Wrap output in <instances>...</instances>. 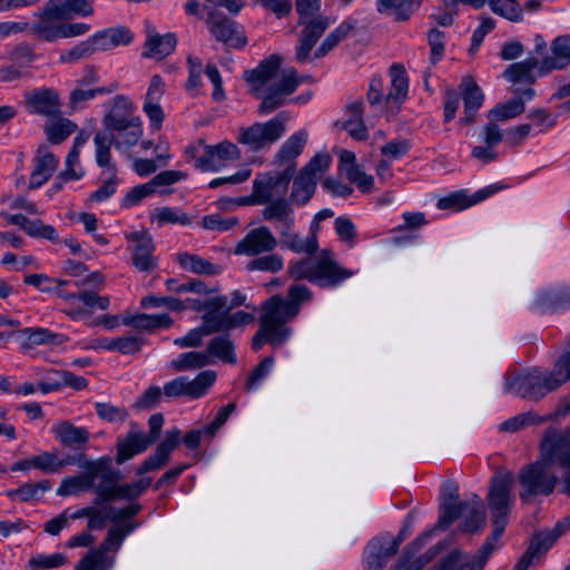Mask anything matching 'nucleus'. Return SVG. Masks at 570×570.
<instances>
[{
    "instance_id": "32",
    "label": "nucleus",
    "mask_w": 570,
    "mask_h": 570,
    "mask_svg": "<svg viewBox=\"0 0 570 570\" xmlns=\"http://www.w3.org/2000/svg\"><path fill=\"white\" fill-rule=\"evenodd\" d=\"M533 307L540 313H548L570 307V288L550 289L537 294Z\"/></svg>"
},
{
    "instance_id": "2",
    "label": "nucleus",
    "mask_w": 570,
    "mask_h": 570,
    "mask_svg": "<svg viewBox=\"0 0 570 570\" xmlns=\"http://www.w3.org/2000/svg\"><path fill=\"white\" fill-rule=\"evenodd\" d=\"M513 475L510 471H497L491 479L488 504L491 512L493 531L479 549L480 566L487 562L495 546L503 534L508 523V517L513 503L512 497ZM481 567H479L480 569Z\"/></svg>"
},
{
    "instance_id": "11",
    "label": "nucleus",
    "mask_w": 570,
    "mask_h": 570,
    "mask_svg": "<svg viewBox=\"0 0 570 570\" xmlns=\"http://www.w3.org/2000/svg\"><path fill=\"white\" fill-rule=\"evenodd\" d=\"M206 24L210 36L227 48L243 49L248 42L244 27L217 10L207 12Z\"/></svg>"
},
{
    "instance_id": "55",
    "label": "nucleus",
    "mask_w": 570,
    "mask_h": 570,
    "mask_svg": "<svg viewBox=\"0 0 570 570\" xmlns=\"http://www.w3.org/2000/svg\"><path fill=\"white\" fill-rule=\"evenodd\" d=\"M51 488L50 481L42 480L37 483H24L18 489L7 492L9 498L18 497L22 502L39 500Z\"/></svg>"
},
{
    "instance_id": "24",
    "label": "nucleus",
    "mask_w": 570,
    "mask_h": 570,
    "mask_svg": "<svg viewBox=\"0 0 570 570\" xmlns=\"http://www.w3.org/2000/svg\"><path fill=\"white\" fill-rule=\"evenodd\" d=\"M2 216L9 224L19 226L33 238H43L52 243L59 242V235L55 227L46 225L39 218L29 219L21 214H3Z\"/></svg>"
},
{
    "instance_id": "36",
    "label": "nucleus",
    "mask_w": 570,
    "mask_h": 570,
    "mask_svg": "<svg viewBox=\"0 0 570 570\" xmlns=\"http://www.w3.org/2000/svg\"><path fill=\"white\" fill-rule=\"evenodd\" d=\"M178 444V432L174 431L167 439L161 442L155 453L145 460L141 465L137 469V474L142 475L161 468L168 460L169 453Z\"/></svg>"
},
{
    "instance_id": "7",
    "label": "nucleus",
    "mask_w": 570,
    "mask_h": 570,
    "mask_svg": "<svg viewBox=\"0 0 570 570\" xmlns=\"http://www.w3.org/2000/svg\"><path fill=\"white\" fill-rule=\"evenodd\" d=\"M548 371L540 367H531L519 374L509 376L505 381V391L518 396L538 402L547 394L558 390Z\"/></svg>"
},
{
    "instance_id": "4",
    "label": "nucleus",
    "mask_w": 570,
    "mask_h": 570,
    "mask_svg": "<svg viewBox=\"0 0 570 570\" xmlns=\"http://www.w3.org/2000/svg\"><path fill=\"white\" fill-rule=\"evenodd\" d=\"M288 275L295 279H306L321 287L337 286L353 276V272L342 267L333 257V253L323 250L317 257H307L291 262Z\"/></svg>"
},
{
    "instance_id": "56",
    "label": "nucleus",
    "mask_w": 570,
    "mask_h": 570,
    "mask_svg": "<svg viewBox=\"0 0 570 570\" xmlns=\"http://www.w3.org/2000/svg\"><path fill=\"white\" fill-rule=\"evenodd\" d=\"M207 354L214 355L226 363H236L234 345L227 336L214 337L207 346Z\"/></svg>"
},
{
    "instance_id": "46",
    "label": "nucleus",
    "mask_w": 570,
    "mask_h": 570,
    "mask_svg": "<svg viewBox=\"0 0 570 570\" xmlns=\"http://www.w3.org/2000/svg\"><path fill=\"white\" fill-rule=\"evenodd\" d=\"M354 26L350 21H343L338 27L331 31L322 41L320 47L314 52V58L318 59L326 56L330 51L337 47V45L346 39Z\"/></svg>"
},
{
    "instance_id": "18",
    "label": "nucleus",
    "mask_w": 570,
    "mask_h": 570,
    "mask_svg": "<svg viewBox=\"0 0 570 570\" xmlns=\"http://www.w3.org/2000/svg\"><path fill=\"white\" fill-rule=\"evenodd\" d=\"M459 490L454 482L446 481L442 484L441 504L439 525L446 529L462 514V509L468 507V503L458 502Z\"/></svg>"
},
{
    "instance_id": "30",
    "label": "nucleus",
    "mask_w": 570,
    "mask_h": 570,
    "mask_svg": "<svg viewBox=\"0 0 570 570\" xmlns=\"http://www.w3.org/2000/svg\"><path fill=\"white\" fill-rule=\"evenodd\" d=\"M96 50L107 51L120 45L127 46L132 39V32L122 26L108 28L91 36Z\"/></svg>"
},
{
    "instance_id": "50",
    "label": "nucleus",
    "mask_w": 570,
    "mask_h": 570,
    "mask_svg": "<svg viewBox=\"0 0 570 570\" xmlns=\"http://www.w3.org/2000/svg\"><path fill=\"white\" fill-rule=\"evenodd\" d=\"M524 110V102L522 97L513 98L507 102L498 104L489 111V119L497 121H505L517 117Z\"/></svg>"
},
{
    "instance_id": "44",
    "label": "nucleus",
    "mask_w": 570,
    "mask_h": 570,
    "mask_svg": "<svg viewBox=\"0 0 570 570\" xmlns=\"http://www.w3.org/2000/svg\"><path fill=\"white\" fill-rule=\"evenodd\" d=\"M94 144L96 147L95 157L97 165L109 174H116L117 167L111 161V145H114L112 138L106 130L99 131L94 137Z\"/></svg>"
},
{
    "instance_id": "45",
    "label": "nucleus",
    "mask_w": 570,
    "mask_h": 570,
    "mask_svg": "<svg viewBox=\"0 0 570 570\" xmlns=\"http://www.w3.org/2000/svg\"><path fill=\"white\" fill-rule=\"evenodd\" d=\"M307 141V132L299 130L289 136L278 150L276 158L281 164L291 163L298 157Z\"/></svg>"
},
{
    "instance_id": "23",
    "label": "nucleus",
    "mask_w": 570,
    "mask_h": 570,
    "mask_svg": "<svg viewBox=\"0 0 570 570\" xmlns=\"http://www.w3.org/2000/svg\"><path fill=\"white\" fill-rule=\"evenodd\" d=\"M98 464L92 462H86L83 469L86 472L75 476H68L63 479L57 489V494L60 497L76 495L80 492L91 490L95 485L97 474L100 472L97 470Z\"/></svg>"
},
{
    "instance_id": "57",
    "label": "nucleus",
    "mask_w": 570,
    "mask_h": 570,
    "mask_svg": "<svg viewBox=\"0 0 570 570\" xmlns=\"http://www.w3.org/2000/svg\"><path fill=\"white\" fill-rule=\"evenodd\" d=\"M58 10L63 12V20H70L75 16L88 17L94 13L89 0H53Z\"/></svg>"
},
{
    "instance_id": "35",
    "label": "nucleus",
    "mask_w": 570,
    "mask_h": 570,
    "mask_svg": "<svg viewBox=\"0 0 570 570\" xmlns=\"http://www.w3.org/2000/svg\"><path fill=\"white\" fill-rule=\"evenodd\" d=\"M558 539L559 537L556 535L552 530L538 533L533 538L527 552L514 567V570H528L533 563V560L537 559L540 553L549 550Z\"/></svg>"
},
{
    "instance_id": "49",
    "label": "nucleus",
    "mask_w": 570,
    "mask_h": 570,
    "mask_svg": "<svg viewBox=\"0 0 570 570\" xmlns=\"http://www.w3.org/2000/svg\"><path fill=\"white\" fill-rule=\"evenodd\" d=\"M493 13L512 22H520L523 19V9L517 0H489Z\"/></svg>"
},
{
    "instance_id": "62",
    "label": "nucleus",
    "mask_w": 570,
    "mask_h": 570,
    "mask_svg": "<svg viewBox=\"0 0 570 570\" xmlns=\"http://www.w3.org/2000/svg\"><path fill=\"white\" fill-rule=\"evenodd\" d=\"M268 255H264L250 261L247 264V269L261 271V272H269L277 273L284 267V259L278 254L267 253Z\"/></svg>"
},
{
    "instance_id": "28",
    "label": "nucleus",
    "mask_w": 570,
    "mask_h": 570,
    "mask_svg": "<svg viewBox=\"0 0 570 570\" xmlns=\"http://www.w3.org/2000/svg\"><path fill=\"white\" fill-rule=\"evenodd\" d=\"M391 87L384 101L386 107H399L407 96L409 78L405 68L400 63H394L390 68Z\"/></svg>"
},
{
    "instance_id": "26",
    "label": "nucleus",
    "mask_w": 570,
    "mask_h": 570,
    "mask_svg": "<svg viewBox=\"0 0 570 570\" xmlns=\"http://www.w3.org/2000/svg\"><path fill=\"white\" fill-rule=\"evenodd\" d=\"M139 118L134 114L132 102L124 95L114 98L110 111L105 115L102 122L106 131L122 128L128 121Z\"/></svg>"
},
{
    "instance_id": "31",
    "label": "nucleus",
    "mask_w": 570,
    "mask_h": 570,
    "mask_svg": "<svg viewBox=\"0 0 570 570\" xmlns=\"http://www.w3.org/2000/svg\"><path fill=\"white\" fill-rule=\"evenodd\" d=\"M52 433L61 445L81 448L89 441L90 433L86 428L76 426L69 421H61L52 428Z\"/></svg>"
},
{
    "instance_id": "12",
    "label": "nucleus",
    "mask_w": 570,
    "mask_h": 570,
    "mask_svg": "<svg viewBox=\"0 0 570 570\" xmlns=\"http://www.w3.org/2000/svg\"><path fill=\"white\" fill-rule=\"evenodd\" d=\"M402 540L401 534L393 537L390 533L372 539L364 550V570H383L389 559L397 552Z\"/></svg>"
},
{
    "instance_id": "52",
    "label": "nucleus",
    "mask_w": 570,
    "mask_h": 570,
    "mask_svg": "<svg viewBox=\"0 0 570 570\" xmlns=\"http://www.w3.org/2000/svg\"><path fill=\"white\" fill-rule=\"evenodd\" d=\"M544 421V417L534 412L520 413L502 422L499 425V431L514 433L527 426L541 424Z\"/></svg>"
},
{
    "instance_id": "38",
    "label": "nucleus",
    "mask_w": 570,
    "mask_h": 570,
    "mask_svg": "<svg viewBox=\"0 0 570 570\" xmlns=\"http://www.w3.org/2000/svg\"><path fill=\"white\" fill-rule=\"evenodd\" d=\"M552 56L542 61L541 69H562L570 62V35L557 37L551 45Z\"/></svg>"
},
{
    "instance_id": "54",
    "label": "nucleus",
    "mask_w": 570,
    "mask_h": 570,
    "mask_svg": "<svg viewBox=\"0 0 570 570\" xmlns=\"http://www.w3.org/2000/svg\"><path fill=\"white\" fill-rule=\"evenodd\" d=\"M118 83L112 82L107 87L86 88L77 86L70 94L69 104L71 108H77L82 102L94 99L97 95H109L117 90Z\"/></svg>"
},
{
    "instance_id": "60",
    "label": "nucleus",
    "mask_w": 570,
    "mask_h": 570,
    "mask_svg": "<svg viewBox=\"0 0 570 570\" xmlns=\"http://www.w3.org/2000/svg\"><path fill=\"white\" fill-rule=\"evenodd\" d=\"M203 320V328L208 335L213 333L226 332V309H205Z\"/></svg>"
},
{
    "instance_id": "27",
    "label": "nucleus",
    "mask_w": 570,
    "mask_h": 570,
    "mask_svg": "<svg viewBox=\"0 0 570 570\" xmlns=\"http://www.w3.org/2000/svg\"><path fill=\"white\" fill-rule=\"evenodd\" d=\"M92 464H98L97 470L100 472L97 474V479H99V483L94 485V492L96 493V498L94 500V504L101 505L104 503L112 502L105 498V495L100 494V488L108 490L111 488H116V482L121 479V474L119 470H116L111 466L110 458H100L97 461H92Z\"/></svg>"
},
{
    "instance_id": "3",
    "label": "nucleus",
    "mask_w": 570,
    "mask_h": 570,
    "mask_svg": "<svg viewBox=\"0 0 570 570\" xmlns=\"http://www.w3.org/2000/svg\"><path fill=\"white\" fill-rule=\"evenodd\" d=\"M297 315L295 306H288L286 299L274 295L262 304L259 330L252 340V348L259 351L264 344L278 347L287 342L292 330L286 323Z\"/></svg>"
},
{
    "instance_id": "48",
    "label": "nucleus",
    "mask_w": 570,
    "mask_h": 570,
    "mask_svg": "<svg viewBox=\"0 0 570 570\" xmlns=\"http://www.w3.org/2000/svg\"><path fill=\"white\" fill-rule=\"evenodd\" d=\"M57 118L56 121L45 127L47 138L53 145L61 144L77 129V125L73 121L60 116Z\"/></svg>"
},
{
    "instance_id": "6",
    "label": "nucleus",
    "mask_w": 570,
    "mask_h": 570,
    "mask_svg": "<svg viewBox=\"0 0 570 570\" xmlns=\"http://www.w3.org/2000/svg\"><path fill=\"white\" fill-rule=\"evenodd\" d=\"M547 468L558 465L561 476V493L570 497V434L566 431L548 430L540 443V458Z\"/></svg>"
},
{
    "instance_id": "10",
    "label": "nucleus",
    "mask_w": 570,
    "mask_h": 570,
    "mask_svg": "<svg viewBox=\"0 0 570 570\" xmlns=\"http://www.w3.org/2000/svg\"><path fill=\"white\" fill-rule=\"evenodd\" d=\"M294 168L287 167L284 171L259 174L253 181V190L244 204L265 205L278 198H284Z\"/></svg>"
},
{
    "instance_id": "5",
    "label": "nucleus",
    "mask_w": 570,
    "mask_h": 570,
    "mask_svg": "<svg viewBox=\"0 0 570 570\" xmlns=\"http://www.w3.org/2000/svg\"><path fill=\"white\" fill-rule=\"evenodd\" d=\"M298 24L303 27L295 50V59L305 63L312 61L311 51L331 26V19L321 13L322 0H295Z\"/></svg>"
},
{
    "instance_id": "53",
    "label": "nucleus",
    "mask_w": 570,
    "mask_h": 570,
    "mask_svg": "<svg viewBox=\"0 0 570 570\" xmlns=\"http://www.w3.org/2000/svg\"><path fill=\"white\" fill-rule=\"evenodd\" d=\"M134 523L116 524L112 525L104 541L100 543V548L106 552L117 551L125 538L136 528Z\"/></svg>"
},
{
    "instance_id": "59",
    "label": "nucleus",
    "mask_w": 570,
    "mask_h": 570,
    "mask_svg": "<svg viewBox=\"0 0 570 570\" xmlns=\"http://www.w3.org/2000/svg\"><path fill=\"white\" fill-rule=\"evenodd\" d=\"M180 267L196 274L214 275L217 267L209 261L193 254H180Z\"/></svg>"
},
{
    "instance_id": "58",
    "label": "nucleus",
    "mask_w": 570,
    "mask_h": 570,
    "mask_svg": "<svg viewBox=\"0 0 570 570\" xmlns=\"http://www.w3.org/2000/svg\"><path fill=\"white\" fill-rule=\"evenodd\" d=\"M23 333L28 334V347L43 344H61L66 341L63 334L53 333L47 328L41 327L26 328Z\"/></svg>"
},
{
    "instance_id": "34",
    "label": "nucleus",
    "mask_w": 570,
    "mask_h": 570,
    "mask_svg": "<svg viewBox=\"0 0 570 570\" xmlns=\"http://www.w3.org/2000/svg\"><path fill=\"white\" fill-rule=\"evenodd\" d=\"M175 321L168 313L160 314H137L127 316L122 320V324L131 326L135 330L154 332L158 328H168L174 325Z\"/></svg>"
},
{
    "instance_id": "13",
    "label": "nucleus",
    "mask_w": 570,
    "mask_h": 570,
    "mask_svg": "<svg viewBox=\"0 0 570 570\" xmlns=\"http://www.w3.org/2000/svg\"><path fill=\"white\" fill-rule=\"evenodd\" d=\"M38 20L31 26L28 23L31 33L42 41H55L59 39L61 23L63 21V12L58 10V6L53 0L46 2L45 7L33 13Z\"/></svg>"
},
{
    "instance_id": "40",
    "label": "nucleus",
    "mask_w": 570,
    "mask_h": 570,
    "mask_svg": "<svg viewBox=\"0 0 570 570\" xmlns=\"http://www.w3.org/2000/svg\"><path fill=\"white\" fill-rule=\"evenodd\" d=\"M480 560H479V552L475 556V559L473 561L470 560V557L468 554H463L459 550L452 551L448 557H445L439 567L434 570H455V569H463L465 567L470 568V570H479L480 567ZM423 562L416 560L413 562H410L409 564H401L400 568H409L412 566H421L423 567ZM484 563L481 566L480 570H482ZM422 568H420L421 570Z\"/></svg>"
},
{
    "instance_id": "37",
    "label": "nucleus",
    "mask_w": 570,
    "mask_h": 570,
    "mask_svg": "<svg viewBox=\"0 0 570 570\" xmlns=\"http://www.w3.org/2000/svg\"><path fill=\"white\" fill-rule=\"evenodd\" d=\"M279 237L286 248L297 254L312 255L318 249V242L314 232L303 237L295 233L294 227H289L287 230L283 232Z\"/></svg>"
},
{
    "instance_id": "1",
    "label": "nucleus",
    "mask_w": 570,
    "mask_h": 570,
    "mask_svg": "<svg viewBox=\"0 0 570 570\" xmlns=\"http://www.w3.org/2000/svg\"><path fill=\"white\" fill-rule=\"evenodd\" d=\"M249 91L261 99L259 115H268L288 101V97L303 83L312 81L311 76H298L295 68L281 69L278 56L263 60L255 69L245 71Z\"/></svg>"
},
{
    "instance_id": "29",
    "label": "nucleus",
    "mask_w": 570,
    "mask_h": 570,
    "mask_svg": "<svg viewBox=\"0 0 570 570\" xmlns=\"http://www.w3.org/2000/svg\"><path fill=\"white\" fill-rule=\"evenodd\" d=\"M36 166L30 175L29 189H36L47 183L58 166V159L53 154L39 148L36 156Z\"/></svg>"
},
{
    "instance_id": "43",
    "label": "nucleus",
    "mask_w": 570,
    "mask_h": 570,
    "mask_svg": "<svg viewBox=\"0 0 570 570\" xmlns=\"http://www.w3.org/2000/svg\"><path fill=\"white\" fill-rule=\"evenodd\" d=\"M215 381L216 373L210 370L200 372L194 380L180 376V395H188L194 399L200 397L205 395Z\"/></svg>"
},
{
    "instance_id": "15",
    "label": "nucleus",
    "mask_w": 570,
    "mask_h": 570,
    "mask_svg": "<svg viewBox=\"0 0 570 570\" xmlns=\"http://www.w3.org/2000/svg\"><path fill=\"white\" fill-rule=\"evenodd\" d=\"M278 245V240L267 226H258L250 229L235 247L236 255L259 256L272 253Z\"/></svg>"
},
{
    "instance_id": "64",
    "label": "nucleus",
    "mask_w": 570,
    "mask_h": 570,
    "mask_svg": "<svg viewBox=\"0 0 570 570\" xmlns=\"http://www.w3.org/2000/svg\"><path fill=\"white\" fill-rule=\"evenodd\" d=\"M97 50L92 42V39L91 37H89L88 39L77 43L70 50L61 53L59 60L62 63H73L76 61L90 57Z\"/></svg>"
},
{
    "instance_id": "63",
    "label": "nucleus",
    "mask_w": 570,
    "mask_h": 570,
    "mask_svg": "<svg viewBox=\"0 0 570 570\" xmlns=\"http://www.w3.org/2000/svg\"><path fill=\"white\" fill-rule=\"evenodd\" d=\"M338 171L344 175L351 184L362 175L363 169L356 164L355 154L351 150L343 149L340 153Z\"/></svg>"
},
{
    "instance_id": "39",
    "label": "nucleus",
    "mask_w": 570,
    "mask_h": 570,
    "mask_svg": "<svg viewBox=\"0 0 570 570\" xmlns=\"http://www.w3.org/2000/svg\"><path fill=\"white\" fill-rule=\"evenodd\" d=\"M464 503H468V507L462 509V514L460 515L463 518L461 523L462 531L474 532L482 529L485 524V512L481 498L473 494V497L464 501Z\"/></svg>"
},
{
    "instance_id": "20",
    "label": "nucleus",
    "mask_w": 570,
    "mask_h": 570,
    "mask_svg": "<svg viewBox=\"0 0 570 570\" xmlns=\"http://www.w3.org/2000/svg\"><path fill=\"white\" fill-rule=\"evenodd\" d=\"M262 217L264 220L272 223L279 235L295 226L294 210L285 198L265 204L262 209Z\"/></svg>"
},
{
    "instance_id": "47",
    "label": "nucleus",
    "mask_w": 570,
    "mask_h": 570,
    "mask_svg": "<svg viewBox=\"0 0 570 570\" xmlns=\"http://www.w3.org/2000/svg\"><path fill=\"white\" fill-rule=\"evenodd\" d=\"M114 559L100 547L88 551L78 562L76 570H108Z\"/></svg>"
},
{
    "instance_id": "22",
    "label": "nucleus",
    "mask_w": 570,
    "mask_h": 570,
    "mask_svg": "<svg viewBox=\"0 0 570 570\" xmlns=\"http://www.w3.org/2000/svg\"><path fill=\"white\" fill-rule=\"evenodd\" d=\"M76 301H81V305H71L65 309V314L73 321L82 320L91 315L92 309L106 311L109 307L110 301L107 296L99 295L96 291L82 289L77 293Z\"/></svg>"
},
{
    "instance_id": "19",
    "label": "nucleus",
    "mask_w": 570,
    "mask_h": 570,
    "mask_svg": "<svg viewBox=\"0 0 570 570\" xmlns=\"http://www.w3.org/2000/svg\"><path fill=\"white\" fill-rule=\"evenodd\" d=\"M240 157V150L236 144L224 140L216 145H207L205 158L202 161V170L217 171L224 167L226 161L237 160Z\"/></svg>"
},
{
    "instance_id": "61",
    "label": "nucleus",
    "mask_w": 570,
    "mask_h": 570,
    "mask_svg": "<svg viewBox=\"0 0 570 570\" xmlns=\"http://www.w3.org/2000/svg\"><path fill=\"white\" fill-rule=\"evenodd\" d=\"M537 66L538 60L535 58H528L521 62L510 65L504 71V77L511 82L527 80Z\"/></svg>"
},
{
    "instance_id": "42",
    "label": "nucleus",
    "mask_w": 570,
    "mask_h": 570,
    "mask_svg": "<svg viewBox=\"0 0 570 570\" xmlns=\"http://www.w3.org/2000/svg\"><path fill=\"white\" fill-rule=\"evenodd\" d=\"M107 134L112 138L114 145L117 148H129L135 146L142 136V126L140 118H137L128 124L124 125L122 128H116Z\"/></svg>"
},
{
    "instance_id": "41",
    "label": "nucleus",
    "mask_w": 570,
    "mask_h": 570,
    "mask_svg": "<svg viewBox=\"0 0 570 570\" xmlns=\"http://www.w3.org/2000/svg\"><path fill=\"white\" fill-rule=\"evenodd\" d=\"M151 483L150 478H141L136 482L132 483H125V484H118L116 482V488H111L108 490H105L100 488V494L105 495V498L109 500H135L141 493L148 489V487Z\"/></svg>"
},
{
    "instance_id": "16",
    "label": "nucleus",
    "mask_w": 570,
    "mask_h": 570,
    "mask_svg": "<svg viewBox=\"0 0 570 570\" xmlns=\"http://www.w3.org/2000/svg\"><path fill=\"white\" fill-rule=\"evenodd\" d=\"M27 110L30 114L57 118L60 116V97L59 94L51 88H37L24 95Z\"/></svg>"
},
{
    "instance_id": "9",
    "label": "nucleus",
    "mask_w": 570,
    "mask_h": 570,
    "mask_svg": "<svg viewBox=\"0 0 570 570\" xmlns=\"http://www.w3.org/2000/svg\"><path fill=\"white\" fill-rule=\"evenodd\" d=\"M518 480L521 485L520 498L523 502L538 495H550L558 483V478L550 473L539 460L520 469Z\"/></svg>"
},
{
    "instance_id": "8",
    "label": "nucleus",
    "mask_w": 570,
    "mask_h": 570,
    "mask_svg": "<svg viewBox=\"0 0 570 570\" xmlns=\"http://www.w3.org/2000/svg\"><path fill=\"white\" fill-rule=\"evenodd\" d=\"M288 117L281 112L265 122H255L249 127L242 128L237 140L252 151H259L271 147L286 131Z\"/></svg>"
},
{
    "instance_id": "17",
    "label": "nucleus",
    "mask_w": 570,
    "mask_h": 570,
    "mask_svg": "<svg viewBox=\"0 0 570 570\" xmlns=\"http://www.w3.org/2000/svg\"><path fill=\"white\" fill-rule=\"evenodd\" d=\"M150 445L153 444L150 440H147V436H145V432L138 431L137 424L131 422L128 433L117 441L116 463H125L135 455L145 452Z\"/></svg>"
},
{
    "instance_id": "21",
    "label": "nucleus",
    "mask_w": 570,
    "mask_h": 570,
    "mask_svg": "<svg viewBox=\"0 0 570 570\" xmlns=\"http://www.w3.org/2000/svg\"><path fill=\"white\" fill-rule=\"evenodd\" d=\"M135 244L132 249V264L140 272H150L156 267L153 252L154 243L150 235L145 232H135L127 236Z\"/></svg>"
},
{
    "instance_id": "51",
    "label": "nucleus",
    "mask_w": 570,
    "mask_h": 570,
    "mask_svg": "<svg viewBox=\"0 0 570 570\" xmlns=\"http://www.w3.org/2000/svg\"><path fill=\"white\" fill-rule=\"evenodd\" d=\"M316 185L314 178L301 171L293 183L292 199L301 205L306 204L313 196Z\"/></svg>"
},
{
    "instance_id": "33",
    "label": "nucleus",
    "mask_w": 570,
    "mask_h": 570,
    "mask_svg": "<svg viewBox=\"0 0 570 570\" xmlns=\"http://www.w3.org/2000/svg\"><path fill=\"white\" fill-rule=\"evenodd\" d=\"M176 43V36L174 33L161 36L148 30L142 57L161 60L175 50Z\"/></svg>"
},
{
    "instance_id": "14",
    "label": "nucleus",
    "mask_w": 570,
    "mask_h": 570,
    "mask_svg": "<svg viewBox=\"0 0 570 570\" xmlns=\"http://www.w3.org/2000/svg\"><path fill=\"white\" fill-rule=\"evenodd\" d=\"M180 293H191L196 296H187L180 298V311L193 309L196 312L214 308L223 309L227 305V296L219 295L215 297H207L210 291L205 283L200 281H189L180 284Z\"/></svg>"
},
{
    "instance_id": "25",
    "label": "nucleus",
    "mask_w": 570,
    "mask_h": 570,
    "mask_svg": "<svg viewBox=\"0 0 570 570\" xmlns=\"http://www.w3.org/2000/svg\"><path fill=\"white\" fill-rule=\"evenodd\" d=\"M459 90L464 102V117L460 119V124L469 125L474 120L476 111L483 104L484 96L480 87L470 77H465L461 81Z\"/></svg>"
}]
</instances>
